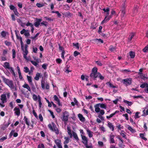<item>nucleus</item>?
I'll return each instance as SVG.
<instances>
[{
    "instance_id": "1",
    "label": "nucleus",
    "mask_w": 148,
    "mask_h": 148,
    "mask_svg": "<svg viewBox=\"0 0 148 148\" xmlns=\"http://www.w3.org/2000/svg\"><path fill=\"white\" fill-rule=\"evenodd\" d=\"M97 71L98 69L96 67H94L92 69L91 73L90 75V78L94 80H96L97 78L99 77L101 80H103L104 79V77L99 72H98Z\"/></svg>"
},
{
    "instance_id": "2",
    "label": "nucleus",
    "mask_w": 148,
    "mask_h": 148,
    "mask_svg": "<svg viewBox=\"0 0 148 148\" xmlns=\"http://www.w3.org/2000/svg\"><path fill=\"white\" fill-rule=\"evenodd\" d=\"M1 78L3 79L4 82L11 89H14V86L13 82L12 80H10L8 79L5 78L4 76H1Z\"/></svg>"
},
{
    "instance_id": "3",
    "label": "nucleus",
    "mask_w": 148,
    "mask_h": 148,
    "mask_svg": "<svg viewBox=\"0 0 148 148\" xmlns=\"http://www.w3.org/2000/svg\"><path fill=\"white\" fill-rule=\"evenodd\" d=\"M99 107L105 109H106V106L105 104L101 103L97 104L94 106L95 111L97 113L99 112L100 111V108Z\"/></svg>"
},
{
    "instance_id": "4",
    "label": "nucleus",
    "mask_w": 148,
    "mask_h": 148,
    "mask_svg": "<svg viewBox=\"0 0 148 148\" xmlns=\"http://www.w3.org/2000/svg\"><path fill=\"white\" fill-rule=\"evenodd\" d=\"M0 100L1 101V103H0V106L1 107L3 108L5 106V105L3 104L7 101L6 95L2 94L1 96Z\"/></svg>"
},
{
    "instance_id": "5",
    "label": "nucleus",
    "mask_w": 148,
    "mask_h": 148,
    "mask_svg": "<svg viewBox=\"0 0 148 148\" xmlns=\"http://www.w3.org/2000/svg\"><path fill=\"white\" fill-rule=\"evenodd\" d=\"M28 46L27 45H25V47H23L22 49H21L23 51V58L26 60H27V55L28 53V51L27 50Z\"/></svg>"
},
{
    "instance_id": "6",
    "label": "nucleus",
    "mask_w": 148,
    "mask_h": 148,
    "mask_svg": "<svg viewBox=\"0 0 148 148\" xmlns=\"http://www.w3.org/2000/svg\"><path fill=\"white\" fill-rule=\"evenodd\" d=\"M69 114L68 112L65 111L63 113V117L62 119V121L67 122L69 119Z\"/></svg>"
},
{
    "instance_id": "7",
    "label": "nucleus",
    "mask_w": 148,
    "mask_h": 148,
    "mask_svg": "<svg viewBox=\"0 0 148 148\" xmlns=\"http://www.w3.org/2000/svg\"><path fill=\"white\" fill-rule=\"evenodd\" d=\"M132 79L130 78H126L122 80V82L126 86L130 85L132 83Z\"/></svg>"
},
{
    "instance_id": "8",
    "label": "nucleus",
    "mask_w": 148,
    "mask_h": 148,
    "mask_svg": "<svg viewBox=\"0 0 148 148\" xmlns=\"http://www.w3.org/2000/svg\"><path fill=\"white\" fill-rule=\"evenodd\" d=\"M45 82L44 81H42L41 82V86L42 89H44L45 88L47 90H48L49 89V84L47 82L45 83L46 87L45 86Z\"/></svg>"
},
{
    "instance_id": "9",
    "label": "nucleus",
    "mask_w": 148,
    "mask_h": 148,
    "mask_svg": "<svg viewBox=\"0 0 148 148\" xmlns=\"http://www.w3.org/2000/svg\"><path fill=\"white\" fill-rule=\"evenodd\" d=\"M52 124H53V130L52 131L55 132V133L57 135L59 134V130L58 128L57 127L56 125L53 123H52Z\"/></svg>"
},
{
    "instance_id": "10",
    "label": "nucleus",
    "mask_w": 148,
    "mask_h": 148,
    "mask_svg": "<svg viewBox=\"0 0 148 148\" xmlns=\"http://www.w3.org/2000/svg\"><path fill=\"white\" fill-rule=\"evenodd\" d=\"M110 137V143H115V141L114 139L115 136L112 133L109 136Z\"/></svg>"
},
{
    "instance_id": "11",
    "label": "nucleus",
    "mask_w": 148,
    "mask_h": 148,
    "mask_svg": "<svg viewBox=\"0 0 148 148\" xmlns=\"http://www.w3.org/2000/svg\"><path fill=\"white\" fill-rule=\"evenodd\" d=\"M14 110L15 111L14 114L17 116H20L21 113V111L18 108L15 107L14 109Z\"/></svg>"
},
{
    "instance_id": "12",
    "label": "nucleus",
    "mask_w": 148,
    "mask_h": 148,
    "mask_svg": "<svg viewBox=\"0 0 148 148\" xmlns=\"http://www.w3.org/2000/svg\"><path fill=\"white\" fill-rule=\"evenodd\" d=\"M55 143L58 148H62L61 145V141L59 139H57L55 140Z\"/></svg>"
},
{
    "instance_id": "13",
    "label": "nucleus",
    "mask_w": 148,
    "mask_h": 148,
    "mask_svg": "<svg viewBox=\"0 0 148 148\" xmlns=\"http://www.w3.org/2000/svg\"><path fill=\"white\" fill-rule=\"evenodd\" d=\"M36 22L34 23V25L36 27H38L40 25V23L42 21L40 18H36Z\"/></svg>"
},
{
    "instance_id": "14",
    "label": "nucleus",
    "mask_w": 148,
    "mask_h": 148,
    "mask_svg": "<svg viewBox=\"0 0 148 148\" xmlns=\"http://www.w3.org/2000/svg\"><path fill=\"white\" fill-rule=\"evenodd\" d=\"M81 136L82 139L83 140L82 141V143L84 144V145L85 144L86 145L88 143V139L87 137L84 135H81Z\"/></svg>"
},
{
    "instance_id": "15",
    "label": "nucleus",
    "mask_w": 148,
    "mask_h": 148,
    "mask_svg": "<svg viewBox=\"0 0 148 148\" xmlns=\"http://www.w3.org/2000/svg\"><path fill=\"white\" fill-rule=\"evenodd\" d=\"M53 98L54 100L57 102L59 106H62V104L60 103V99L57 95H54L53 97Z\"/></svg>"
},
{
    "instance_id": "16",
    "label": "nucleus",
    "mask_w": 148,
    "mask_h": 148,
    "mask_svg": "<svg viewBox=\"0 0 148 148\" xmlns=\"http://www.w3.org/2000/svg\"><path fill=\"white\" fill-rule=\"evenodd\" d=\"M78 116L79 120L82 122H84L85 121V118L83 117L82 114H78Z\"/></svg>"
},
{
    "instance_id": "17",
    "label": "nucleus",
    "mask_w": 148,
    "mask_h": 148,
    "mask_svg": "<svg viewBox=\"0 0 148 148\" xmlns=\"http://www.w3.org/2000/svg\"><path fill=\"white\" fill-rule=\"evenodd\" d=\"M23 120H24V121L25 122L27 126H30V123H29V119L27 118V117L25 116H24Z\"/></svg>"
},
{
    "instance_id": "18",
    "label": "nucleus",
    "mask_w": 148,
    "mask_h": 148,
    "mask_svg": "<svg viewBox=\"0 0 148 148\" xmlns=\"http://www.w3.org/2000/svg\"><path fill=\"white\" fill-rule=\"evenodd\" d=\"M70 67V65H66V66L65 67L64 69L65 70V72L66 73H69V72H71V71L70 70H69Z\"/></svg>"
},
{
    "instance_id": "19",
    "label": "nucleus",
    "mask_w": 148,
    "mask_h": 148,
    "mask_svg": "<svg viewBox=\"0 0 148 148\" xmlns=\"http://www.w3.org/2000/svg\"><path fill=\"white\" fill-rule=\"evenodd\" d=\"M116 47H114L112 45H110L109 47V50L111 52H114L116 51Z\"/></svg>"
},
{
    "instance_id": "20",
    "label": "nucleus",
    "mask_w": 148,
    "mask_h": 148,
    "mask_svg": "<svg viewBox=\"0 0 148 148\" xmlns=\"http://www.w3.org/2000/svg\"><path fill=\"white\" fill-rule=\"evenodd\" d=\"M127 129L130 130L132 133H135L136 131L135 130L132 128V127L129 125H128Z\"/></svg>"
},
{
    "instance_id": "21",
    "label": "nucleus",
    "mask_w": 148,
    "mask_h": 148,
    "mask_svg": "<svg viewBox=\"0 0 148 148\" xmlns=\"http://www.w3.org/2000/svg\"><path fill=\"white\" fill-rule=\"evenodd\" d=\"M108 126L110 129H112V131H113L114 130V126L112 124L109 122L108 124Z\"/></svg>"
},
{
    "instance_id": "22",
    "label": "nucleus",
    "mask_w": 148,
    "mask_h": 148,
    "mask_svg": "<svg viewBox=\"0 0 148 148\" xmlns=\"http://www.w3.org/2000/svg\"><path fill=\"white\" fill-rule=\"evenodd\" d=\"M22 87L24 88H27L29 91L31 92V89L30 88L28 84L25 83L22 86Z\"/></svg>"
},
{
    "instance_id": "23",
    "label": "nucleus",
    "mask_w": 148,
    "mask_h": 148,
    "mask_svg": "<svg viewBox=\"0 0 148 148\" xmlns=\"http://www.w3.org/2000/svg\"><path fill=\"white\" fill-rule=\"evenodd\" d=\"M3 66L5 69H10V68L9 63L8 62H4Z\"/></svg>"
},
{
    "instance_id": "24",
    "label": "nucleus",
    "mask_w": 148,
    "mask_h": 148,
    "mask_svg": "<svg viewBox=\"0 0 148 148\" xmlns=\"http://www.w3.org/2000/svg\"><path fill=\"white\" fill-rule=\"evenodd\" d=\"M145 135V133H140L139 134V136L140 138L144 140L145 141H146L147 140V139L144 137V136Z\"/></svg>"
},
{
    "instance_id": "25",
    "label": "nucleus",
    "mask_w": 148,
    "mask_h": 148,
    "mask_svg": "<svg viewBox=\"0 0 148 148\" xmlns=\"http://www.w3.org/2000/svg\"><path fill=\"white\" fill-rule=\"evenodd\" d=\"M87 132L88 135V136L90 138H91L92 137V132H91L90 130H89L88 129L87 130Z\"/></svg>"
},
{
    "instance_id": "26",
    "label": "nucleus",
    "mask_w": 148,
    "mask_h": 148,
    "mask_svg": "<svg viewBox=\"0 0 148 148\" xmlns=\"http://www.w3.org/2000/svg\"><path fill=\"white\" fill-rule=\"evenodd\" d=\"M73 134L74 138L77 141H78L79 139L76 133L74 132H73Z\"/></svg>"
},
{
    "instance_id": "27",
    "label": "nucleus",
    "mask_w": 148,
    "mask_h": 148,
    "mask_svg": "<svg viewBox=\"0 0 148 148\" xmlns=\"http://www.w3.org/2000/svg\"><path fill=\"white\" fill-rule=\"evenodd\" d=\"M120 71L124 73H128L129 72H131V71L128 69H122Z\"/></svg>"
},
{
    "instance_id": "28",
    "label": "nucleus",
    "mask_w": 148,
    "mask_h": 148,
    "mask_svg": "<svg viewBox=\"0 0 148 148\" xmlns=\"http://www.w3.org/2000/svg\"><path fill=\"white\" fill-rule=\"evenodd\" d=\"M27 80H28L29 84H32V79L31 77L27 75Z\"/></svg>"
},
{
    "instance_id": "29",
    "label": "nucleus",
    "mask_w": 148,
    "mask_h": 148,
    "mask_svg": "<svg viewBox=\"0 0 148 148\" xmlns=\"http://www.w3.org/2000/svg\"><path fill=\"white\" fill-rule=\"evenodd\" d=\"M106 84L107 85H108L109 87L110 88H116V86H115L112 85V84L110 82H108L106 83Z\"/></svg>"
},
{
    "instance_id": "30",
    "label": "nucleus",
    "mask_w": 148,
    "mask_h": 148,
    "mask_svg": "<svg viewBox=\"0 0 148 148\" xmlns=\"http://www.w3.org/2000/svg\"><path fill=\"white\" fill-rule=\"evenodd\" d=\"M130 57L132 58H133L135 56V53L132 51H130Z\"/></svg>"
},
{
    "instance_id": "31",
    "label": "nucleus",
    "mask_w": 148,
    "mask_h": 148,
    "mask_svg": "<svg viewBox=\"0 0 148 148\" xmlns=\"http://www.w3.org/2000/svg\"><path fill=\"white\" fill-rule=\"evenodd\" d=\"M123 102L128 104V106H130L133 104V103L131 101H129L125 100L123 101Z\"/></svg>"
},
{
    "instance_id": "32",
    "label": "nucleus",
    "mask_w": 148,
    "mask_h": 148,
    "mask_svg": "<svg viewBox=\"0 0 148 148\" xmlns=\"http://www.w3.org/2000/svg\"><path fill=\"white\" fill-rule=\"evenodd\" d=\"M47 22L43 21L40 23V26L44 25L46 27L47 26Z\"/></svg>"
},
{
    "instance_id": "33",
    "label": "nucleus",
    "mask_w": 148,
    "mask_h": 148,
    "mask_svg": "<svg viewBox=\"0 0 148 148\" xmlns=\"http://www.w3.org/2000/svg\"><path fill=\"white\" fill-rule=\"evenodd\" d=\"M64 139L65 140L64 142V144H68L69 143L70 140L69 138L65 137Z\"/></svg>"
},
{
    "instance_id": "34",
    "label": "nucleus",
    "mask_w": 148,
    "mask_h": 148,
    "mask_svg": "<svg viewBox=\"0 0 148 148\" xmlns=\"http://www.w3.org/2000/svg\"><path fill=\"white\" fill-rule=\"evenodd\" d=\"M40 76V74L39 73H37L36 75V76L34 78V79L36 80H38L39 79V77Z\"/></svg>"
},
{
    "instance_id": "35",
    "label": "nucleus",
    "mask_w": 148,
    "mask_h": 148,
    "mask_svg": "<svg viewBox=\"0 0 148 148\" xmlns=\"http://www.w3.org/2000/svg\"><path fill=\"white\" fill-rule=\"evenodd\" d=\"M52 13H55L57 14V15L58 17H60L61 16V14H60L58 11H52L51 12Z\"/></svg>"
},
{
    "instance_id": "36",
    "label": "nucleus",
    "mask_w": 148,
    "mask_h": 148,
    "mask_svg": "<svg viewBox=\"0 0 148 148\" xmlns=\"http://www.w3.org/2000/svg\"><path fill=\"white\" fill-rule=\"evenodd\" d=\"M126 7V5L125 2L124 1L121 5V9H125Z\"/></svg>"
},
{
    "instance_id": "37",
    "label": "nucleus",
    "mask_w": 148,
    "mask_h": 148,
    "mask_svg": "<svg viewBox=\"0 0 148 148\" xmlns=\"http://www.w3.org/2000/svg\"><path fill=\"white\" fill-rule=\"evenodd\" d=\"M148 84L146 82H144L143 84H142L140 85V87L142 88H144L145 87H146V86L148 85Z\"/></svg>"
},
{
    "instance_id": "38",
    "label": "nucleus",
    "mask_w": 148,
    "mask_h": 148,
    "mask_svg": "<svg viewBox=\"0 0 148 148\" xmlns=\"http://www.w3.org/2000/svg\"><path fill=\"white\" fill-rule=\"evenodd\" d=\"M134 33H132L129 36V37L128 38V40L130 41H131L133 38L134 37Z\"/></svg>"
},
{
    "instance_id": "39",
    "label": "nucleus",
    "mask_w": 148,
    "mask_h": 148,
    "mask_svg": "<svg viewBox=\"0 0 148 148\" xmlns=\"http://www.w3.org/2000/svg\"><path fill=\"white\" fill-rule=\"evenodd\" d=\"M123 143H121V142H119V144H118V146L120 148H124L125 147V145L123 144Z\"/></svg>"
},
{
    "instance_id": "40",
    "label": "nucleus",
    "mask_w": 148,
    "mask_h": 148,
    "mask_svg": "<svg viewBox=\"0 0 148 148\" xmlns=\"http://www.w3.org/2000/svg\"><path fill=\"white\" fill-rule=\"evenodd\" d=\"M116 127L118 128V129L120 130L121 129H123V126H121V125L119 124H117Z\"/></svg>"
},
{
    "instance_id": "41",
    "label": "nucleus",
    "mask_w": 148,
    "mask_h": 148,
    "mask_svg": "<svg viewBox=\"0 0 148 148\" xmlns=\"http://www.w3.org/2000/svg\"><path fill=\"white\" fill-rule=\"evenodd\" d=\"M12 58H14L16 57V51L14 49H13L12 50Z\"/></svg>"
},
{
    "instance_id": "42",
    "label": "nucleus",
    "mask_w": 148,
    "mask_h": 148,
    "mask_svg": "<svg viewBox=\"0 0 148 148\" xmlns=\"http://www.w3.org/2000/svg\"><path fill=\"white\" fill-rule=\"evenodd\" d=\"M48 64L46 63H44L42 65V67L45 70H46L47 68Z\"/></svg>"
},
{
    "instance_id": "43",
    "label": "nucleus",
    "mask_w": 148,
    "mask_h": 148,
    "mask_svg": "<svg viewBox=\"0 0 148 148\" xmlns=\"http://www.w3.org/2000/svg\"><path fill=\"white\" fill-rule=\"evenodd\" d=\"M143 51L145 52H146L148 51V45H147L143 49Z\"/></svg>"
},
{
    "instance_id": "44",
    "label": "nucleus",
    "mask_w": 148,
    "mask_h": 148,
    "mask_svg": "<svg viewBox=\"0 0 148 148\" xmlns=\"http://www.w3.org/2000/svg\"><path fill=\"white\" fill-rule=\"evenodd\" d=\"M48 127L49 128L51 131H53V125H52L51 124H49L48 125Z\"/></svg>"
},
{
    "instance_id": "45",
    "label": "nucleus",
    "mask_w": 148,
    "mask_h": 148,
    "mask_svg": "<svg viewBox=\"0 0 148 148\" xmlns=\"http://www.w3.org/2000/svg\"><path fill=\"white\" fill-rule=\"evenodd\" d=\"M1 35L3 37H5L6 36V32L4 31H3L1 33Z\"/></svg>"
},
{
    "instance_id": "46",
    "label": "nucleus",
    "mask_w": 148,
    "mask_h": 148,
    "mask_svg": "<svg viewBox=\"0 0 148 148\" xmlns=\"http://www.w3.org/2000/svg\"><path fill=\"white\" fill-rule=\"evenodd\" d=\"M20 43H21V48L22 49L24 47V44L22 41V37L20 38Z\"/></svg>"
},
{
    "instance_id": "47",
    "label": "nucleus",
    "mask_w": 148,
    "mask_h": 148,
    "mask_svg": "<svg viewBox=\"0 0 148 148\" xmlns=\"http://www.w3.org/2000/svg\"><path fill=\"white\" fill-rule=\"evenodd\" d=\"M24 71L26 73H27L29 72V68L26 66L24 67Z\"/></svg>"
},
{
    "instance_id": "48",
    "label": "nucleus",
    "mask_w": 148,
    "mask_h": 148,
    "mask_svg": "<svg viewBox=\"0 0 148 148\" xmlns=\"http://www.w3.org/2000/svg\"><path fill=\"white\" fill-rule=\"evenodd\" d=\"M36 6L38 8H41L43 7L44 6V5L43 3H37L36 4Z\"/></svg>"
},
{
    "instance_id": "49",
    "label": "nucleus",
    "mask_w": 148,
    "mask_h": 148,
    "mask_svg": "<svg viewBox=\"0 0 148 148\" xmlns=\"http://www.w3.org/2000/svg\"><path fill=\"white\" fill-rule=\"evenodd\" d=\"M38 148H45L44 145L43 143H41L38 145Z\"/></svg>"
},
{
    "instance_id": "50",
    "label": "nucleus",
    "mask_w": 148,
    "mask_h": 148,
    "mask_svg": "<svg viewBox=\"0 0 148 148\" xmlns=\"http://www.w3.org/2000/svg\"><path fill=\"white\" fill-rule=\"evenodd\" d=\"M30 62L32 63L34 65L36 66H37V65H38V63H37V62H36L35 61L32 60H31Z\"/></svg>"
},
{
    "instance_id": "51",
    "label": "nucleus",
    "mask_w": 148,
    "mask_h": 148,
    "mask_svg": "<svg viewBox=\"0 0 148 148\" xmlns=\"http://www.w3.org/2000/svg\"><path fill=\"white\" fill-rule=\"evenodd\" d=\"M15 14L17 16H18V14H19L17 9L16 8L14 10H13Z\"/></svg>"
},
{
    "instance_id": "52",
    "label": "nucleus",
    "mask_w": 148,
    "mask_h": 148,
    "mask_svg": "<svg viewBox=\"0 0 148 148\" xmlns=\"http://www.w3.org/2000/svg\"><path fill=\"white\" fill-rule=\"evenodd\" d=\"M67 132L69 134H71V133H72L71 130L69 127H67Z\"/></svg>"
},
{
    "instance_id": "53",
    "label": "nucleus",
    "mask_w": 148,
    "mask_h": 148,
    "mask_svg": "<svg viewBox=\"0 0 148 148\" xmlns=\"http://www.w3.org/2000/svg\"><path fill=\"white\" fill-rule=\"evenodd\" d=\"M58 45L59 47V48L60 50L62 51L64 50V48L62 47L61 46L60 44H58Z\"/></svg>"
},
{
    "instance_id": "54",
    "label": "nucleus",
    "mask_w": 148,
    "mask_h": 148,
    "mask_svg": "<svg viewBox=\"0 0 148 148\" xmlns=\"http://www.w3.org/2000/svg\"><path fill=\"white\" fill-rule=\"evenodd\" d=\"M56 61L57 63L60 64L62 62V60L60 58H57L56 60Z\"/></svg>"
},
{
    "instance_id": "55",
    "label": "nucleus",
    "mask_w": 148,
    "mask_h": 148,
    "mask_svg": "<svg viewBox=\"0 0 148 148\" xmlns=\"http://www.w3.org/2000/svg\"><path fill=\"white\" fill-rule=\"evenodd\" d=\"M65 53V50L62 51V53H61V57L63 59H64V55Z\"/></svg>"
},
{
    "instance_id": "56",
    "label": "nucleus",
    "mask_w": 148,
    "mask_h": 148,
    "mask_svg": "<svg viewBox=\"0 0 148 148\" xmlns=\"http://www.w3.org/2000/svg\"><path fill=\"white\" fill-rule=\"evenodd\" d=\"M32 98H33V100L35 101H36L37 100V96H36V95L35 94H34L33 95Z\"/></svg>"
},
{
    "instance_id": "57",
    "label": "nucleus",
    "mask_w": 148,
    "mask_h": 148,
    "mask_svg": "<svg viewBox=\"0 0 148 148\" xmlns=\"http://www.w3.org/2000/svg\"><path fill=\"white\" fill-rule=\"evenodd\" d=\"M130 122L132 124V125L136 124V123L135 122L133 121V119L131 118H130Z\"/></svg>"
},
{
    "instance_id": "58",
    "label": "nucleus",
    "mask_w": 148,
    "mask_h": 148,
    "mask_svg": "<svg viewBox=\"0 0 148 148\" xmlns=\"http://www.w3.org/2000/svg\"><path fill=\"white\" fill-rule=\"evenodd\" d=\"M5 43L6 45L8 46H10L11 44V42H8L7 41H5Z\"/></svg>"
},
{
    "instance_id": "59",
    "label": "nucleus",
    "mask_w": 148,
    "mask_h": 148,
    "mask_svg": "<svg viewBox=\"0 0 148 148\" xmlns=\"http://www.w3.org/2000/svg\"><path fill=\"white\" fill-rule=\"evenodd\" d=\"M56 111L58 113H60L61 112L62 110L59 108H57L56 109Z\"/></svg>"
},
{
    "instance_id": "60",
    "label": "nucleus",
    "mask_w": 148,
    "mask_h": 148,
    "mask_svg": "<svg viewBox=\"0 0 148 148\" xmlns=\"http://www.w3.org/2000/svg\"><path fill=\"white\" fill-rule=\"evenodd\" d=\"M123 132H124V131L123 130H122L120 134L121 136H122L123 137L125 138L126 136L125 135Z\"/></svg>"
},
{
    "instance_id": "61",
    "label": "nucleus",
    "mask_w": 148,
    "mask_h": 148,
    "mask_svg": "<svg viewBox=\"0 0 148 148\" xmlns=\"http://www.w3.org/2000/svg\"><path fill=\"white\" fill-rule=\"evenodd\" d=\"M66 15L67 16H70L71 17L72 15V14L70 13L69 12H67L66 13Z\"/></svg>"
},
{
    "instance_id": "62",
    "label": "nucleus",
    "mask_w": 148,
    "mask_h": 148,
    "mask_svg": "<svg viewBox=\"0 0 148 148\" xmlns=\"http://www.w3.org/2000/svg\"><path fill=\"white\" fill-rule=\"evenodd\" d=\"M80 54V53L77 51H75L74 52V54L75 56H76Z\"/></svg>"
},
{
    "instance_id": "63",
    "label": "nucleus",
    "mask_w": 148,
    "mask_h": 148,
    "mask_svg": "<svg viewBox=\"0 0 148 148\" xmlns=\"http://www.w3.org/2000/svg\"><path fill=\"white\" fill-rule=\"evenodd\" d=\"M139 114H140V112H137L135 114V118L136 119L139 118L140 117L138 116Z\"/></svg>"
},
{
    "instance_id": "64",
    "label": "nucleus",
    "mask_w": 148,
    "mask_h": 148,
    "mask_svg": "<svg viewBox=\"0 0 148 148\" xmlns=\"http://www.w3.org/2000/svg\"><path fill=\"white\" fill-rule=\"evenodd\" d=\"M10 8L11 10H13L16 8L14 6L12 5H10Z\"/></svg>"
}]
</instances>
